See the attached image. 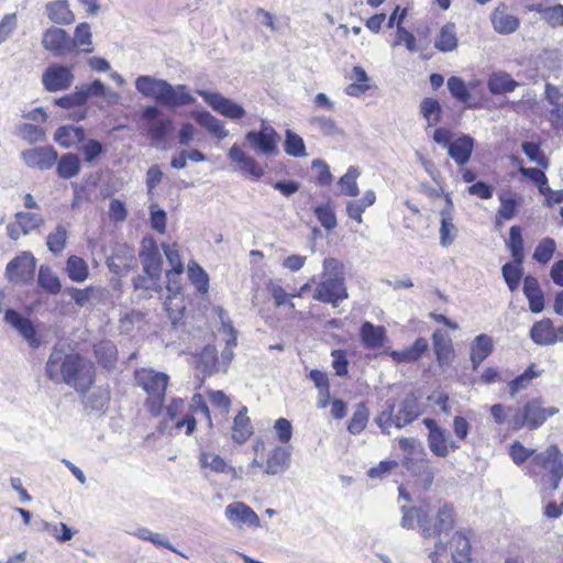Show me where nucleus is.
Returning a JSON list of instances; mask_svg holds the SVG:
<instances>
[{
	"label": "nucleus",
	"mask_w": 563,
	"mask_h": 563,
	"mask_svg": "<svg viewBox=\"0 0 563 563\" xmlns=\"http://www.w3.org/2000/svg\"><path fill=\"white\" fill-rule=\"evenodd\" d=\"M246 413L247 408L242 407L233 421L232 439L240 444L244 443L253 434V426Z\"/></svg>",
	"instance_id": "nucleus-39"
},
{
	"label": "nucleus",
	"mask_w": 563,
	"mask_h": 563,
	"mask_svg": "<svg viewBox=\"0 0 563 563\" xmlns=\"http://www.w3.org/2000/svg\"><path fill=\"white\" fill-rule=\"evenodd\" d=\"M420 110L429 126H433L439 123L442 108L438 100L433 98H424L421 101Z\"/></svg>",
	"instance_id": "nucleus-53"
},
{
	"label": "nucleus",
	"mask_w": 563,
	"mask_h": 563,
	"mask_svg": "<svg viewBox=\"0 0 563 563\" xmlns=\"http://www.w3.org/2000/svg\"><path fill=\"white\" fill-rule=\"evenodd\" d=\"M144 274L153 276L159 280L162 274V257L155 245L144 249L140 253Z\"/></svg>",
	"instance_id": "nucleus-38"
},
{
	"label": "nucleus",
	"mask_w": 563,
	"mask_h": 563,
	"mask_svg": "<svg viewBox=\"0 0 563 563\" xmlns=\"http://www.w3.org/2000/svg\"><path fill=\"white\" fill-rule=\"evenodd\" d=\"M284 148L286 154L292 157H305L307 155L302 137L291 130L286 131Z\"/></svg>",
	"instance_id": "nucleus-51"
},
{
	"label": "nucleus",
	"mask_w": 563,
	"mask_h": 563,
	"mask_svg": "<svg viewBox=\"0 0 563 563\" xmlns=\"http://www.w3.org/2000/svg\"><path fill=\"white\" fill-rule=\"evenodd\" d=\"M16 135L30 144L43 142L46 137L43 128L31 123H21L18 125Z\"/></svg>",
	"instance_id": "nucleus-52"
},
{
	"label": "nucleus",
	"mask_w": 563,
	"mask_h": 563,
	"mask_svg": "<svg viewBox=\"0 0 563 563\" xmlns=\"http://www.w3.org/2000/svg\"><path fill=\"white\" fill-rule=\"evenodd\" d=\"M429 343L424 338H419L415 343L404 350L391 351L390 356L395 362L398 363H411L421 357V355L428 351Z\"/></svg>",
	"instance_id": "nucleus-31"
},
{
	"label": "nucleus",
	"mask_w": 563,
	"mask_h": 563,
	"mask_svg": "<svg viewBox=\"0 0 563 563\" xmlns=\"http://www.w3.org/2000/svg\"><path fill=\"white\" fill-rule=\"evenodd\" d=\"M555 249V241L550 238H544L537 245L533 253V260L538 263L545 264L552 258Z\"/></svg>",
	"instance_id": "nucleus-59"
},
{
	"label": "nucleus",
	"mask_w": 563,
	"mask_h": 563,
	"mask_svg": "<svg viewBox=\"0 0 563 563\" xmlns=\"http://www.w3.org/2000/svg\"><path fill=\"white\" fill-rule=\"evenodd\" d=\"M147 391L146 407L153 416H159L165 402L166 389H145Z\"/></svg>",
	"instance_id": "nucleus-61"
},
{
	"label": "nucleus",
	"mask_w": 563,
	"mask_h": 563,
	"mask_svg": "<svg viewBox=\"0 0 563 563\" xmlns=\"http://www.w3.org/2000/svg\"><path fill=\"white\" fill-rule=\"evenodd\" d=\"M291 452L288 448L276 445L267 454L265 474L276 476L285 473L290 466Z\"/></svg>",
	"instance_id": "nucleus-20"
},
{
	"label": "nucleus",
	"mask_w": 563,
	"mask_h": 563,
	"mask_svg": "<svg viewBox=\"0 0 563 563\" xmlns=\"http://www.w3.org/2000/svg\"><path fill=\"white\" fill-rule=\"evenodd\" d=\"M227 520L238 528L250 527L260 528L261 519L258 515L245 503L233 501L224 509Z\"/></svg>",
	"instance_id": "nucleus-13"
},
{
	"label": "nucleus",
	"mask_w": 563,
	"mask_h": 563,
	"mask_svg": "<svg viewBox=\"0 0 563 563\" xmlns=\"http://www.w3.org/2000/svg\"><path fill=\"white\" fill-rule=\"evenodd\" d=\"M91 31L88 23H80L76 26L74 40H71L73 48L75 46H84L82 52L91 53L93 51L91 42Z\"/></svg>",
	"instance_id": "nucleus-55"
},
{
	"label": "nucleus",
	"mask_w": 563,
	"mask_h": 563,
	"mask_svg": "<svg viewBox=\"0 0 563 563\" xmlns=\"http://www.w3.org/2000/svg\"><path fill=\"white\" fill-rule=\"evenodd\" d=\"M21 158L29 167L46 170L57 162L58 154L52 146H42L23 151Z\"/></svg>",
	"instance_id": "nucleus-15"
},
{
	"label": "nucleus",
	"mask_w": 563,
	"mask_h": 563,
	"mask_svg": "<svg viewBox=\"0 0 563 563\" xmlns=\"http://www.w3.org/2000/svg\"><path fill=\"white\" fill-rule=\"evenodd\" d=\"M36 261L29 252H23L21 255L13 258L7 265V273L11 280L20 282L29 278L35 271Z\"/></svg>",
	"instance_id": "nucleus-19"
},
{
	"label": "nucleus",
	"mask_w": 563,
	"mask_h": 563,
	"mask_svg": "<svg viewBox=\"0 0 563 563\" xmlns=\"http://www.w3.org/2000/svg\"><path fill=\"white\" fill-rule=\"evenodd\" d=\"M86 410H102L110 399L108 389H79Z\"/></svg>",
	"instance_id": "nucleus-40"
},
{
	"label": "nucleus",
	"mask_w": 563,
	"mask_h": 563,
	"mask_svg": "<svg viewBox=\"0 0 563 563\" xmlns=\"http://www.w3.org/2000/svg\"><path fill=\"white\" fill-rule=\"evenodd\" d=\"M46 373L55 384L90 387L95 383V365L78 354H65L54 349L46 363Z\"/></svg>",
	"instance_id": "nucleus-1"
},
{
	"label": "nucleus",
	"mask_w": 563,
	"mask_h": 563,
	"mask_svg": "<svg viewBox=\"0 0 563 563\" xmlns=\"http://www.w3.org/2000/svg\"><path fill=\"white\" fill-rule=\"evenodd\" d=\"M229 159L236 165V170L246 174L255 179L264 175L263 167L249 156L238 144H233L228 152Z\"/></svg>",
	"instance_id": "nucleus-16"
},
{
	"label": "nucleus",
	"mask_w": 563,
	"mask_h": 563,
	"mask_svg": "<svg viewBox=\"0 0 563 563\" xmlns=\"http://www.w3.org/2000/svg\"><path fill=\"white\" fill-rule=\"evenodd\" d=\"M507 246L511 253L514 262L523 263V240L521 235V229L519 227L514 225L510 228Z\"/></svg>",
	"instance_id": "nucleus-50"
},
{
	"label": "nucleus",
	"mask_w": 563,
	"mask_h": 563,
	"mask_svg": "<svg viewBox=\"0 0 563 563\" xmlns=\"http://www.w3.org/2000/svg\"><path fill=\"white\" fill-rule=\"evenodd\" d=\"M423 424L429 430L428 446L435 456L446 457L450 452L460 448V443L451 440L446 430L439 427L435 420L426 418Z\"/></svg>",
	"instance_id": "nucleus-10"
},
{
	"label": "nucleus",
	"mask_w": 563,
	"mask_h": 563,
	"mask_svg": "<svg viewBox=\"0 0 563 563\" xmlns=\"http://www.w3.org/2000/svg\"><path fill=\"white\" fill-rule=\"evenodd\" d=\"M188 278L199 292H207L209 289V277L205 269L195 261L188 263Z\"/></svg>",
	"instance_id": "nucleus-49"
},
{
	"label": "nucleus",
	"mask_w": 563,
	"mask_h": 563,
	"mask_svg": "<svg viewBox=\"0 0 563 563\" xmlns=\"http://www.w3.org/2000/svg\"><path fill=\"white\" fill-rule=\"evenodd\" d=\"M432 340L439 364H450L454 355L451 339L444 332L437 330L433 332Z\"/></svg>",
	"instance_id": "nucleus-33"
},
{
	"label": "nucleus",
	"mask_w": 563,
	"mask_h": 563,
	"mask_svg": "<svg viewBox=\"0 0 563 563\" xmlns=\"http://www.w3.org/2000/svg\"><path fill=\"white\" fill-rule=\"evenodd\" d=\"M470 556L471 541L462 531L453 533L446 542L439 539L429 554L431 563H470Z\"/></svg>",
	"instance_id": "nucleus-8"
},
{
	"label": "nucleus",
	"mask_w": 563,
	"mask_h": 563,
	"mask_svg": "<svg viewBox=\"0 0 563 563\" xmlns=\"http://www.w3.org/2000/svg\"><path fill=\"white\" fill-rule=\"evenodd\" d=\"M173 130V120L169 118L158 119L147 124V136L153 143L163 142Z\"/></svg>",
	"instance_id": "nucleus-47"
},
{
	"label": "nucleus",
	"mask_w": 563,
	"mask_h": 563,
	"mask_svg": "<svg viewBox=\"0 0 563 563\" xmlns=\"http://www.w3.org/2000/svg\"><path fill=\"white\" fill-rule=\"evenodd\" d=\"M136 90L146 98L154 99L168 108H178L196 102L187 86H173L164 79L152 76H139L135 80Z\"/></svg>",
	"instance_id": "nucleus-3"
},
{
	"label": "nucleus",
	"mask_w": 563,
	"mask_h": 563,
	"mask_svg": "<svg viewBox=\"0 0 563 563\" xmlns=\"http://www.w3.org/2000/svg\"><path fill=\"white\" fill-rule=\"evenodd\" d=\"M358 176V169L354 166H350L347 172L339 180V185L342 188V194L351 197H356L360 194V189L356 184Z\"/></svg>",
	"instance_id": "nucleus-56"
},
{
	"label": "nucleus",
	"mask_w": 563,
	"mask_h": 563,
	"mask_svg": "<svg viewBox=\"0 0 563 563\" xmlns=\"http://www.w3.org/2000/svg\"><path fill=\"white\" fill-rule=\"evenodd\" d=\"M135 380L137 387H167L169 377L165 373L143 367L135 371Z\"/></svg>",
	"instance_id": "nucleus-36"
},
{
	"label": "nucleus",
	"mask_w": 563,
	"mask_h": 563,
	"mask_svg": "<svg viewBox=\"0 0 563 563\" xmlns=\"http://www.w3.org/2000/svg\"><path fill=\"white\" fill-rule=\"evenodd\" d=\"M67 231L63 225H57L55 231L49 233L46 240L48 250L54 254H60L65 249Z\"/></svg>",
	"instance_id": "nucleus-60"
},
{
	"label": "nucleus",
	"mask_w": 563,
	"mask_h": 563,
	"mask_svg": "<svg viewBox=\"0 0 563 563\" xmlns=\"http://www.w3.org/2000/svg\"><path fill=\"white\" fill-rule=\"evenodd\" d=\"M164 254L172 266V269L167 272L168 283H178L175 277H178L184 273V264L180 258L178 245L176 243L162 245Z\"/></svg>",
	"instance_id": "nucleus-41"
},
{
	"label": "nucleus",
	"mask_w": 563,
	"mask_h": 563,
	"mask_svg": "<svg viewBox=\"0 0 563 563\" xmlns=\"http://www.w3.org/2000/svg\"><path fill=\"white\" fill-rule=\"evenodd\" d=\"M523 294L529 300V308L533 313H539L544 308L543 292L540 289L539 282L532 276H527L523 280Z\"/></svg>",
	"instance_id": "nucleus-30"
},
{
	"label": "nucleus",
	"mask_w": 563,
	"mask_h": 563,
	"mask_svg": "<svg viewBox=\"0 0 563 563\" xmlns=\"http://www.w3.org/2000/svg\"><path fill=\"white\" fill-rule=\"evenodd\" d=\"M42 44L45 49L56 56L64 55L73 49L71 38L67 32L59 27H49L43 35Z\"/></svg>",
	"instance_id": "nucleus-17"
},
{
	"label": "nucleus",
	"mask_w": 563,
	"mask_h": 563,
	"mask_svg": "<svg viewBox=\"0 0 563 563\" xmlns=\"http://www.w3.org/2000/svg\"><path fill=\"white\" fill-rule=\"evenodd\" d=\"M95 356L99 364L107 368L112 369L118 360V349L110 340H102L93 345Z\"/></svg>",
	"instance_id": "nucleus-35"
},
{
	"label": "nucleus",
	"mask_w": 563,
	"mask_h": 563,
	"mask_svg": "<svg viewBox=\"0 0 563 563\" xmlns=\"http://www.w3.org/2000/svg\"><path fill=\"white\" fill-rule=\"evenodd\" d=\"M419 397L422 398L423 395L417 396L415 393H411L399 404L393 420L397 429L411 423L423 412L424 407L430 408L434 412L452 413L449 397L442 390L433 389L431 394L426 396V402H421Z\"/></svg>",
	"instance_id": "nucleus-4"
},
{
	"label": "nucleus",
	"mask_w": 563,
	"mask_h": 563,
	"mask_svg": "<svg viewBox=\"0 0 563 563\" xmlns=\"http://www.w3.org/2000/svg\"><path fill=\"white\" fill-rule=\"evenodd\" d=\"M4 320L19 332L30 346L36 347L40 345L36 330L30 319L13 309H9L4 314Z\"/></svg>",
	"instance_id": "nucleus-18"
},
{
	"label": "nucleus",
	"mask_w": 563,
	"mask_h": 563,
	"mask_svg": "<svg viewBox=\"0 0 563 563\" xmlns=\"http://www.w3.org/2000/svg\"><path fill=\"white\" fill-rule=\"evenodd\" d=\"M407 15V9H402L401 14L398 19L397 23V33L395 45L404 44L408 51L415 52L417 51L416 46V37L412 33L407 31L401 24Z\"/></svg>",
	"instance_id": "nucleus-57"
},
{
	"label": "nucleus",
	"mask_w": 563,
	"mask_h": 563,
	"mask_svg": "<svg viewBox=\"0 0 563 563\" xmlns=\"http://www.w3.org/2000/svg\"><path fill=\"white\" fill-rule=\"evenodd\" d=\"M544 97L552 106L551 112L558 114L563 108V93L558 87L548 82L544 87Z\"/></svg>",
	"instance_id": "nucleus-64"
},
{
	"label": "nucleus",
	"mask_w": 563,
	"mask_h": 563,
	"mask_svg": "<svg viewBox=\"0 0 563 563\" xmlns=\"http://www.w3.org/2000/svg\"><path fill=\"white\" fill-rule=\"evenodd\" d=\"M457 229L453 223V202L446 196V207L441 211L440 243L446 247L453 243L456 238Z\"/></svg>",
	"instance_id": "nucleus-27"
},
{
	"label": "nucleus",
	"mask_w": 563,
	"mask_h": 563,
	"mask_svg": "<svg viewBox=\"0 0 563 563\" xmlns=\"http://www.w3.org/2000/svg\"><path fill=\"white\" fill-rule=\"evenodd\" d=\"M487 86L493 95H501L514 91L519 82L506 71H495L489 76Z\"/></svg>",
	"instance_id": "nucleus-37"
},
{
	"label": "nucleus",
	"mask_w": 563,
	"mask_h": 563,
	"mask_svg": "<svg viewBox=\"0 0 563 563\" xmlns=\"http://www.w3.org/2000/svg\"><path fill=\"white\" fill-rule=\"evenodd\" d=\"M503 277L511 291L519 287L522 277V263H506L501 268Z\"/></svg>",
	"instance_id": "nucleus-54"
},
{
	"label": "nucleus",
	"mask_w": 563,
	"mask_h": 563,
	"mask_svg": "<svg viewBox=\"0 0 563 563\" xmlns=\"http://www.w3.org/2000/svg\"><path fill=\"white\" fill-rule=\"evenodd\" d=\"M494 351V341L487 334H478L470 344V360L476 369Z\"/></svg>",
	"instance_id": "nucleus-22"
},
{
	"label": "nucleus",
	"mask_w": 563,
	"mask_h": 563,
	"mask_svg": "<svg viewBox=\"0 0 563 563\" xmlns=\"http://www.w3.org/2000/svg\"><path fill=\"white\" fill-rule=\"evenodd\" d=\"M45 13L47 18L56 24L65 25L75 21V14L69 9L68 1L66 0L48 2L45 5Z\"/></svg>",
	"instance_id": "nucleus-28"
},
{
	"label": "nucleus",
	"mask_w": 563,
	"mask_h": 563,
	"mask_svg": "<svg viewBox=\"0 0 563 563\" xmlns=\"http://www.w3.org/2000/svg\"><path fill=\"white\" fill-rule=\"evenodd\" d=\"M166 289L169 295L164 301V308L172 322L176 323L185 311L184 297L180 294V285L178 283H168Z\"/></svg>",
	"instance_id": "nucleus-23"
},
{
	"label": "nucleus",
	"mask_w": 563,
	"mask_h": 563,
	"mask_svg": "<svg viewBox=\"0 0 563 563\" xmlns=\"http://www.w3.org/2000/svg\"><path fill=\"white\" fill-rule=\"evenodd\" d=\"M457 36L455 25L448 23L443 25L434 40V47L440 52H452L457 47Z\"/></svg>",
	"instance_id": "nucleus-42"
},
{
	"label": "nucleus",
	"mask_w": 563,
	"mask_h": 563,
	"mask_svg": "<svg viewBox=\"0 0 563 563\" xmlns=\"http://www.w3.org/2000/svg\"><path fill=\"white\" fill-rule=\"evenodd\" d=\"M492 23L499 34H510L519 27L518 18L507 13L504 5L496 8L492 13Z\"/></svg>",
	"instance_id": "nucleus-29"
},
{
	"label": "nucleus",
	"mask_w": 563,
	"mask_h": 563,
	"mask_svg": "<svg viewBox=\"0 0 563 563\" xmlns=\"http://www.w3.org/2000/svg\"><path fill=\"white\" fill-rule=\"evenodd\" d=\"M192 117L199 125L205 128L209 133L217 136L218 139H225L229 135V131L224 128L222 121L213 117L208 111H195Z\"/></svg>",
	"instance_id": "nucleus-34"
},
{
	"label": "nucleus",
	"mask_w": 563,
	"mask_h": 563,
	"mask_svg": "<svg viewBox=\"0 0 563 563\" xmlns=\"http://www.w3.org/2000/svg\"><path fill=\"white\" fill-rule=\"evenodd\" d=\"M245 140L250 147L258 154L274 156L278 153L279 134L266 121H262L258 131H249Z\"/></svg>",
	"instance_id": "nucleus-9"
},
{
	"label": "nucleus",
	"mask_w": 563,
	"mask_h": 563,
	"mask_svg": "<svg viewBox=\"0 0 563 563\" xmlns=\"http://www.w3.org/2000/svg\"><path fill=\"white\" fill-rule=\"evenodd\" d=\"M74 80L71 67L62 64H51L42 74V85L48 92L67 90Z\"/></svg>",
	"instance_id": "nucleus-11"
},
{
	"label": "nucleus",
	"mask_w": 563,
	"mask_h": 563,
	"mask_svg": "<svg viewBox=\"0 0 563 563\" xmlns=\"http://www.w3.org/2000/svg\"><path fill=\"white\" fill-rule=\"evenodd\" d=\"M197 368L205 374L221 372L220 361L214 346H206L197 361Z\"/></svg>",
	"instance_id": "nucleus-44"
},
{
	"label": "nucleus",
	"mask_w": 563,
	"mask_h": 563,
	"mask_svg": "<svg viewBox=\"0 0 563 563\" xmlns=\"http://www.w3.org/2000/svg\"><path fill=\"white\" fill-rule=\"evenodd\" d=\"M404 466L420 481L426 489L432 485L435 470L432 466L430 460L424 457L419 460L405 457Z\"/></svg>",
	"instance_id": "nucleus-21"
},
{
	"label": "nucleus",
	"mask_w": 563,
	"mask_h": 563,
	"mask_svg": "<svg viewBox=\"0 0 563 563\" xmlns=\"http://www.w3.org/2000/svg\"><path fill=\"white\" fill-rule=\"evenodd\" d=\"M343 275V265L340 261L333 257L325 258L321 279L316 286L313 298L338 307L342 300L347 298Z\"/></svg>",
	"instance_id": "nucleus-5"
},
{
	"label": "nucleus",
	"mask_w": 563,
	"mask_h": 563,
	"mask_svg": "<svg viewBox=\"0 0 563 563\" xmlns=\"http://www.w3.org/2000/svg\"><path fill=\"white\" fill-rule=\"evenodd\" d=\"M368 421V410L364 404H360L347 424V430L352 434H360Z\"/></svg>",
	"instance_id": "nucleus-58"
},
{
	"label": "nucleus",
	"mask_w": 563,
	"mask_h": 563,
	"mask_svg": "<svg viewBox=\"0 0 563 563\" xmlns=\"http://www.w3.org/2000/svg\"><path fill=\"white\" fill-rule=\"evenodd\" d=\"M559 411L556 407H544L539 399H531L516 409L508 408L510 415L508 424L514 430L522 428L534 430L540 428L549 417L556 415Z\"/></svg>",
	"instance_id": "nucleus-7"
},
{
	"label": "nucleus",
	"mask_w": 563,
	"mask_h": 563,
	"mask_svg": "<svg viewBox=\"0 0 563 563\" xmlns=\"http://www.w3.org/2000/svg\"><path fill=\"white\" fill-rule=\"evenodd\" d=\"M66 273L73 282L82 283L89 276V268L85 260L71 255L66 263Z\"/></svg>",
	"instance_id": "nucleus-45"
},
{
	"label": "nucleus",
	"mask_w": 563,
	"mask_h": 563,
	"mask_svg": "<svg viewBox=\"0 0 563 563\" xmlns=\"http://www.w3.org/2000/svg\"><path fill=\"white\" fill-rule=\"evenodd\" d=\"M474 148V139L462 135L449 144L450 157L460 166H464L471 158Z\"/></svg>",
	"instance_id": "nucleus-26"
},
{
	"label": "nucleus",
	"mask_w": 563,
	"mask_h": 563,
	"mask_svg": "<svg viewBox=\"0 0 563 563\" xmlns=\"http://www.w3.org/2000/svg\"><path fill=\"white\" fill-rule=\"evenodd\" d=\"M85 139V129L73 124L59 126L54 134V141L64 148L75 147L82 143Z\"/></svg>",
	"instance_id": "nucleus-24"
},
{
	"label": "nucleus",
	"mask_w": 563,
	"mask_h": 563,
	"mask_svg": "<svg viewBox=\"0 0 563 563\" xmlns=\"http://www.w3.org/2000/svg\"><path fill=\"white\" fill-rule=\"evenodd\" d=\"M57 174L64 179L75 177L80 172V161L76 154H65L57 162Z\"/></svg>",
	"instance_id": "nucleus-46"
},
{
	"label": "nucleus",
	"mask_w": 563,
	"mask_h": 563,
	"mask_svg": "<svg viewBox=\"0 0 563 563\" xmlns=\"http://www.w3.org/2000/svg\"><path fill=\"white\" fill-rule=\"evenodd\" d=\"M205 102L210 106L219 114L231 120H238L245 115L244 108L232 99L223 97L219 92H210L207 90H197Z\"/></svg>",
	"instance_id": "nucleus-12"
},
{
	"label": "nucleus",
	"mask_w": 563,
	"mask_h": 563,
	"mask_svg": "<svg viewBox=\"0 0 563 563\" xmlns=\"http://www.w3.org/2000/svg\"><path fill=\"white\" fill-rule=\"evenodd\" d=\"M37 283L51 295H57L62 289L58 276L47 266L40 267Z\"/></svg>",
	"instance_id": "nucleus-48"
},
{
	"label": "nucleus",
	"mask_w": 563,
	"mask_h": 563,
	"mask_svg": "<svg viewBox=\"0 0 563 563\" xmlns=\"http://www.w3.org/2000/svg\"><path fill=\"white\" fill-rule=\"evenodd\" d=\"M530 336L540 345H550L558 341L556 331L550 319L536 322L530 330Z\"/></svg>",
	"instance_id": "nucleus-32"
},
{
	"label": "nucleus",
	"mask_w": 563,
	"mask_h": 563,
	"mask_svg": "<svg viewBox=\"0 0 563 563\" xmlns=\"http://www.w3.org/2000/svg\"><path fill=\"white\" fill-rule=\"evenodd\" d=\"M376 201V195L373 190L365 191L362 199L358 200H351L346 203V213L347 216L357 221L358 223H362V214L363 212L374 205Z\"/></svg>",
	"instance_id": "nucleus-43"
},
{
	"label": "nucleus",
	"mask_w": 563,
	"mask_h": 563,
	"mask_svg": "<svg viewBox=\"0 0 563 563\" xmlns=\"http://www.w3.org/2000/svg\"><path fill=\"white\" fill-rule=\"evenodd\" d=\"M448 89L452 97L461 102H466L471 97L464 80L460 77H450L448 79Z\"/></svg>",
	"instance_id": "nucleus-63"
},
{
	"label": "nucleus",
	"mask_w": 563,
	"mask_h": 563,
	"mask_svg": "<svg viewBox=\"0 0 563 563\" xmlns=\"http://www.w3.org/2000/svg\"><path fill=\"white\" fill-rule=\"evenodd\" d=\"M401 512V527L413 529L417 525L426 538L441 536L450 531L455 523L454 510L449 504L440 506L434 514L428 504L418 507L404 506Z\"/></svg>",
	"instance_id": "nucleus-2"
},
{
	"label": "nucleus",
	"mask_w": 563,
	"mask_h": 563,
	"mask_svg": "<svg viewBox=\"0 0 563 563\" xmlns=\"http://www.w3.org/2000/svg\"><path fill=\"white\" fill-rule=\"evenodd\" d=\"M44 224V219L36 212H18L15 220L8 224V235L18 240L21 235H27Z\"/></svg>",
	"instance_id": "nucleus-14"
},
{
	"label": "nucleus",
	"mask_w": 563,
	"mask_h": 563,
	"mask_svg": "<svg viewBox=\"0 0 563 563\" xmlns=\"http://www.w3.org/2000/svg\"><path fill=\"white\" fill-rule=\"evenodd\" d=\"M528 474L537 483L548 485L551 490H556L563 478V460L559 448L550 445L545 451L533 455L528 465Z\"/></svg>",
	"instance_id": "nucleus-6"
},
{
	"label": "nucleus",
	"mask_w": 563,
	"mask_h": 563,
	"mask_svg": "<svg viewBox=\"0 0 563 563\" xmlns=\"http://www.w3.org/2000/svg\"><path fill=\"white\" fill-rule=\"evenodd\" d=\"M200 463L202 467H209L217 473H225L232 470L220 455L210 452L201 453Z\"/></svg>",
	"instance_id": "nucleus-62"
},
{
	"label": "nucleus",
	"mask_w": 563,
	"mask_h": 563,
	"mask_svg": "<svg viewBox=\"0 0 563 563\" xmlns=\"http://www.w3.org/2000/svg\"><path fill=\"white\" fill-rule=\"evenodd\" d=\"M360 338L365 347L379 349L387 340L386 329L383 325L365 321L360 329Z\"/></svg>",
	"instance_id": "nucleus-25"
}]
</instances>
